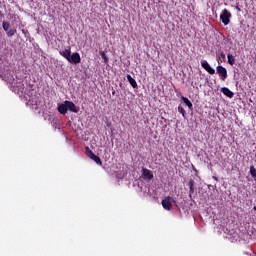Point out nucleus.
I'll use <instances>...</instances> for the list:
<instances>
[{"mask_svg":"<svg viewBox=\"0 0 256 256\" xmlns=\"http://www.w3.org/2000/svg\"><path fill=\"white\" fill-rule=\"evenodd\" d=\"M60 55L66 59V61L71 57V46H68L67 48L61 49L59 51Z\"/></svg>","mask_w":256,"mask_h":256,"instance_id":"nucleus-9","label":"nucleus"},{"mask_svg":"<svg viewBox=\"0 0 256 256\" xmlns=\"http://www.w3.org/2000/svg\"><path fill=\"white\" fill-rule=\"evenodd\" d=\"M178 111L181 113L183 117H185V109L181 106H178Z\"/></svg>","mask_w":256,"mask_h":256,"instance_id":"nucleus-22","label":"nucleus"},{"mask_svg":"<svg viewBox=\"0 0 256 256\" xmlns=\"http://www.w3.org/2000/svg\"><path fill=\"white\" fill-rule=\"evenodd\" d=\"M250 175L253 177L254 181H256V169L255 166L250 167Z\"/></svg>","mask_w":256,"mask_h":256,"instance_id":"nucleus-17","label":"nucleus"},{"mask_svg":"<svg viewBox=\"0 0 256 256\" xmlns=\"http://www.w3.org/2000/svg\"><path fill=\"white\" fill-rule=\"evenodd\" d=\"M213 179H215V181H217V177L214 176Z\"/></svg>","mask_w":256,"mask_h":256,"instance_id":"nucleus-24","label":"nucleus"},{"mask_svg":"<svg viewBox=\"0 0 256 256\" xmlns=\"http://www.w3.org/2000/svg\"><path fill=\"white\" fill-rule=\"evenodd\" d=\"M186 187L189 189L190 193H197V183H195V180L190 179L188 183H186Z\"/></svg>","mask_w":256,"mask_h":256,"instance_id":"nucleus-8","label":"nucleus"},{"mask_svg":"<svg viewBox=\"0 0 256 256\" xmlns=\"http://www.w3.org/2000/svg\"><path fill=\"white\" fill-rule=\"evenodd\" d=\"M0 17H3V14L1 13V11H0Z\"/></svg>","mask_w":256,"mask_h":256,"instance_id":"nucleus-23","label":"nucleus"},{"mask_svg":"<svg viewBox=\"0 0 256 256\" xmlns=\"http://www.w3.org/2000/svg\"><path fill=\"white\" fill-rule=\"evenodd\" d=\"M2 27L4 31L7 33V31H9V27H11V24H9V22H3Z\"/></svg>","mask_w":256,"mask_h":256,"instance_id":"nucleus-19","label":"nucleus"},{"mask_svg":"<svg viewBox=\"0 0 256 256\" xmlns=\"http://www.w3.org/2000/svg\"><path fill=\"white\" fill-rule=\"evenodd\" d=\"M15 93H23L25 91V85L23 82L16 83V86L13 87Z\"/></svg>","mask_w":256,"mask_h":256,"instance_id":"nucleus-12","label":"nucleus"},{"mask_svg":"<svg viewBox=\"0 0 256 256\" xmlns=\"http://www.w3.org/2000/svg\"><path fill=\"white\" fill-rule=\"evenodd\" d=\"M67 62L73 63L74 65H79V63H81V55L79 54V52H75L72 55L70 54Z\"/></svg>","mask_w":256,"mask_h":256,"instance_id":"nucleus-3","label":"nucleus"},{"mask_svg":"<svg viewBox=\"0 0 256 256\" xmlns=\"http://www.w3.org/2000/svg\"><path fill=\"white\" fill-rule=\"evenodd\" d=\"M201 67H203V69H205V71H207V73H209L210 75H215V69H213V67L209 65V62H207V60H203L201 62Z\"/></svg>","mask_w":256,"mask_h":256,"instance_id":"nucleus-6","label":"nucleus"},{"mask_svg":"<svg viewBox=\"0 0 256 256\" xmlns=\"http://www.w3.org/2000/svg\"><path fill=\"white\" fill-rule=\"evenodd\" d=\"M173 203H175V200H173V198L171 197H165L162 200V207L166 210V211H171L172 207H173Z\"/></svg>","mask_w":256,"mask_h":256,"instance_id":"nucleus-2","label":"nucleus"},{"mask_svg":"<svg viewBox=\"0 0 256 256\" xmlns=\"http://www.w3.org/2000/svg\"><path fill=\"white\" fill-rule=\"evenodd\" d=\"M58 111L61 115H67V111H69V108L66 101L58 106Z\"/></svg>","mask_w":256,"mask_h":256,"instance_id":"nucleus-13","label":"nucleus"},{"mask_svg":"<svg viewBox=\"0 0 256 256\" xmlns=\"http://www.w3.org/2000/svg\"><path fill=\"white\" fill-rule=\"evenodd\" d=\"M142 177L145 181H151L153 179V171L143 168Z\"/></svg>","mask_w":256,"mask_h":256,"instance_id":"nucleus-7","label":"nucleus"},{"mask_svg":"<svg viewBox=\"0 0 256 256\" xmlns=\"http://www.w3.org/2000/svg\"><path fill=\"white\" fill-rule=\"evenodd\" d=\"M216 71H217L221 81H225L227 79V77H228L227 68L220 65V66L216 67Z\"/></svg>","mask_w":256,"mask_h":256,"instance_id":"nucleus-4","label":"nucleus"},{"mask_svg":"<svg viewBox=\"0 0 256 256\" xmlns=\"http://www.w3.org/2000/svg\"><path fill=\"white\" fill-rule=\"evenodd\" d=\"M66 105L69 109V111H72V113H79V108L75 105V103L66 100Z\"/></svg>","mask_w":256,"mask_h":256,"instance_id":"nucleus-10","label":"nucleus"},{"mask_svg":"<svg viewBox=\"0 0 256 256\" xmlns=\"http://www.w3.org/2000/svg\"><path fill=\"white\" fill-rule=\"evenodd\" d=\"M127 80L133 89H137V81L130 74L127 75Z\"/></svg>","mask_w":256,"mask_h":256,"instance_id":"nucleus-14","label":"nucleus"},{"mask_svg":"<svg viewBox=\"0 0 256 256\" xmlns=\"http://www.w3.org/2000/svg\"><path fill=\"white\" fill-rule=\"evenodd\" d=\"M8 37H13V35H15V33H17L16 29H9L7 32Z\"/></svg>","mask_w":256,"mask_h":256,"instance_id":"nucleus-20","label":"nucleus"},{"mask_svg":"<svg viewBox=\"0 0 256 256\" xmlns=\"http://www.w3.org/2000/svg\"><path fill=\"white\" fill-rule=\"evenodd\" d=\"M101 57H102V59H104V63L109 62V58H107V54H105V52H102Z\"/></svg>","mask_w":256,"mask_h":256,"instance_id":"nucleus-21","label":"nucleus"},{"mask_svg":"<svg viewBox=\"0 0 256 256\" xmlns=\"http://www.w3.org/2000/svg\"><path fill=\"white\" fill-rule=\"evenodd\" d=\"M220 20L222 21L223 25H228L231 23V12H229L227 9H224L220 14Z\"/></svg>","mask_w":256,"mask_h":256,"instance_id":"nucleus-1","label":"nucleus"},{"mask_svg":"<svg viewBox=\"0 0 256 256\" xmlns=\"http://www.w3.org/2000/svg\"><path fill=\"white\" fill-rule=\"evenodd\" d=\"M254 211H256V206H254Z\"/></svg>","mask_w":256,"mask_h":256,"instance_id":"nucleus-25","label":"nucleus"},{"mask_svg":"<svg viewBox=\"0 0 256 256\" xmlns=\"http://www.w3.org/2000/svg\"><path fill=\"white\" fill-rule=\"evenodd\" d=\"M221 93H223V95H225L226 97H228L229 99H233V97L235 96V94L233 93V91H231L229 88L227 87H223L221 88Z\"/></svg>","mask_w":256,"mask_h":256,"instance_id":"nucleus-11","label":"nucleus"},{"mask_svg":"<svg viewBox=\"0 0 256 256\" xmlns=\"http://www.w3.org/2000/svg\"><path fill=\"white\" fill-rule=\"evenodd\" d=\"M227 59H228L229 65H235V56H233V54H228Z\"/></svg>","mask_w":256,"mask_h":256,"instance_id":"nucleus-16","label":"nucleus"},{"mask_svg":"<svg viewBox=\"0 0 256 256\" xmlns=\"http://www.w3.org/2000/svg\"><path fill=\"white\" fill-rule=\"evenodd\" d=\"M86 149H87V156L90 159H92V161H95L97 165H103V162L101 161V158L99 156L95 155L93 151L89 150V147H87Z\"/></svg>","mask_w":256,"mask_h":256,"instance_id":"nucleus-5","label":"nucleus"},{"mask_svg":"<svg viewBox=\"0 0 256 256\" xmlns=\"http://www.w3.org/2000/svg\"><path fill=\"white\" fill-rule=\"evenodd\" d=\"M218 64L221 65L223 61H225V53L221 52L220 55L218 56Z\"/></svg>","mask_w":256,"mask_h":256,"instance_id":"nucleus-18","label":"nucleus"},{"mask_svg":"<svg viewBox=\"0 0 256 256\" xmlns=\"http://www.w3.org/2000/svg\"><path fill=\"white\" fill-rule=\"evenodd\" d=\"M182 101L185 103V105H187V107H189L190 109H193V103H191L190 99H188L185 96H182Z\"/></svg>","mask_w":256,"mask_h":256,"instance_id":"nucleus-15","label":"nucleus"}]
</instances>
